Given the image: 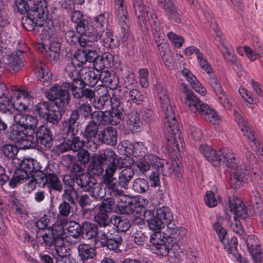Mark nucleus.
I'll use <instances>...</instances> for the list:
<instances>
[{
  "instance_id": "1",
  "label": "nucleus",
  "mask_w": 263,
  "mask_h": 263,
  "mask_svg": "<svg viewBox=\"0 0 263 263\" xmlns=\"http://www.w3.org/2000/svg\"><path fill=\"white\" fill-rule=\"evenodd\" d=\"M80 115L76 108L71 110L70 117L63 122L60 127L59 134L64 139L63 142L58 145V149L61 153L68 151H78L83 148L85 141L81 138L82 130L78 122Z\"/></svg>"
},
{
  "instance_id": "2",
  "label": "nucleus",
  "mask_w": 263,
  "mask_h": 263,
  "mask_svg": "<svg viewBox=\"0 0 263 263\" xmlns=\"http://www.w3.org/2000/svg\"><path fill=\"white\" fill-rule=\"evenodd\" d=\"M117 157L115 152L111 149H105L95 157L102 164L107 165L102 176V183L108 190L109 194L112 196L122 195L123 193V190L117 187L115 182L116 178L114 177L117 170L115 162Z\"/></svg>"
},
{
  "instance_id": "3",
  "label": "nucleus",
  "mask_w": 263,
  "mask_h": 263,
  "mask_svg": "<svg viewBox=\"0 0 263 263\" xmlns=\"http://www.w3.org/2000/svg\"><path fill=\"white\" fill-rule=\"evenodd\" d=\"M182 92L184 93V103L192 113L200 115L205 121L213 125L219 123V117L214 110L208 104L202 103L194 92L182 84Z\"/></svg>"
},
{
  "instance_id": "4",
  "label": "nucleus",
  "mask_w": 263,
  "mask_h": 263,
  "mask_svg": "<svg viewBox=\"0 0 263 263\" xmlns=\"http://www.w3.org/2000/svg\"><path fill=\"white\" fill-rule=\"evenodd\" d=\"M160 104L164 114L163 128L168 142L167 145L172 148L175 147H178V144L177 139V138H179L180 140H181L180 138L181 133L175 117L173 107L170 104V99H168V103L162 102Z\"/></svg>"
},
{
  "instance_id": "5",
  "label": "nucleus",
  "mask_w": 263,
  "mask_h": 263,
  "mask_svg": "<svg viewBox=\"0 0 263 263\" xmlns=\"http://www.w3.org/2000/svg\"><path fill=\"white\" fill-rule=\"evenodd\" d=\"M224 210L228 215V212L233 214L234 221L230 223V227L236 234L241 235L243 229L240 222L236 219V216L245 219L248 216L247 210L243 203L237 197H232L225 202Z\"/></svg>"
},
{
  "instance_id": "6",
  "label": "nucleus",
  "mask_w": 263,
  "mask_h": 263,
  "mask_svg": "<svg viewBox=\"0 0 263 263\" xmlns=\"http://www.w3.org/2000/svg\"><path fill=\"white\" fill-rule=\"evenodd\" d=\"M79 179L81 181H77V185L83 191L89 192L90 197L98 201L103 200L105 197V189L101 183L98 182L93 176L88 173Z\"/></svg>"
},
{
  "instance_id": "7",
  "label": "nucleus",
  "mask_w": 263,
  "mask_h": 263,
  "mask_svg": "<svg viewBox=\"0 0 263 263\" xmlns=\"http://www.w3.org/2000/svg\"><path fill=\"white\" fill-rule=\"evenodd\" d=\"M149 247L153 253L163 256L167 255L173 258H177L178 256L176 251L177 249L172 246V243H167V241L161 236V232H154L150 237Z\"/></svg>"
},
{
  "instance_id": "8",
  "label": "nucleus",
  "mask_w": 263,
  "mask_h": 263,
  "mask_svg": "<svg viewBox=\"0 0 263 263\" xmlns=\"http://www.w3.org/2000/svg\"><path fill=\"white\" fill-rule=\"evenodd\" d=\"M124 236V234L112 227L105 231H100L99 239L102 247L116 250L122 245Z\"/></svg>"
},
{
  "instance_id": "9",
  "label": "nucleus",
  "mask_w": 263,
  "mask_h": 263,
  "mask_svg": "<svg viewBox=\"0 0 263 263\" xmlns=\"http://www.w3.org/2000/svg\"><path fill=\"white\" fill-rule=\"evenodd\" d=\"M47 98L53 101V105L64 108L70 101V95L68 90L62 88L60 85L54 84L46 93Z\"/></svg>"
},
{
  "instance_id": "10",
  "label": "nucleus",
  "mask_w": 263,
  "mask_h": 263,
  "mask_svg": "<svg viewBox=\"0 0 263 263\" xmlns=\"http://www.w3.org/2000/svg\"><path fill=\"white\" fill-rule=\"evenodd\" d=\"M115 9V15L118 20L119 24L121 28L122 39L124 41L129 37V28L128 26L129 20L128 12L126 10V5L124 1L114 3Z\"/></svg>"
},
{
  "instance_id": "11",
  "label": "nucleus",
  "mask_w": 263,
  "mask_h": 263,
  "mask_svg": "<svg viewBox=\"0 0 263 263\" xmlns=\"http://www.w3.org/2000/svg\"><path fill=\"white\" fill-rule=\"evenodd\" d=\"M167 229L165 232H161L162 238L167 241V243H172V246L178 249L179 246L177 242L179 241L185 235V230L180 229L174 223V221L166 225Z\"/></svg>"
},
{
  "instance_id": "12",
  "label": "nucleus",
  "mask_w": 263,
  "mask_h": 263,
  "mask_svg": "<svg viewBox=\"0 0 263 263\" xmlns=\"http://www.w3.org/2000/svg\"><path fill=\"white\" fill-rule=\"evenodd\" d=\"M37 146H43L45 149L53 144L52 135L50 129L44 125L40 126L35 132Z\"/></svg>"
},
{
  "instance_id": "13",
  "label": "nucleus",
  "mask_w": 263,
  "mask_h": 263,
  "mask_svg": "<svg viewBox=\"0 0 263 263\" xmlns=\"http://www.w3.org/2000/svg\"><path fill=\"white\" fill-rule=\"evenodd\" d=\"M61 197L62 201L58 206L59 214L62 217H67L72 212L73 208L77 205L78 196L62 194Z\"/></svg>"
},
{
  "instance_id": "14",
  "label": "nucleus",
  "mask_w": 263,
  "mask_h": 263,
  "mask_svg": "<svg viewBox=\"0 0 263 263\" xmlns=\"http://www.w3.org/2000/svg\"><path fill=\"white\" fill-rule=\"evenodd\" d=\"M47 11L46 0H32L30 1L29 14L31 16H37L42 20L47 18L46 12Z\"/></svg>"
},
{
  "instance_id": "15",
  "label": "nucleus",
  "mask_w": 263,
  "mask_h": 263,
  "mask_svg": "<svg viewBox=\"0 0 263 263\" xmlns=\"http://www.w3.org/2000/svg\"><path fill=\"white\" fill-rule=\"evenodd\" d=\"M117 132L112 126H107L100 130L98 135V140L102 143L110 146H115L117 142Z\"/></svg>"
},
{
  "instance_id": "16",
  "label": "nucleus",
  "mask_w": 263,
  "mask_h": 263,
  "mask_svg": "<svg viewBox=\"0 0 263 263\" xmlns=\"http://www.w3.org/2000/svg\"><path fill=\"white\" fill-rule=\"evenodd\" d=\"M16 124L22 125L30 134H33L38 125V121L31 115L18 113L16 117Z\"/></svg>"
},
{
  "instance_id": "17",
  "label": "nucleus",
  "mask_w": 263,
  "mask_h": 263,
  "mask_svg": "<svg viewBox=\"0 0 263 263\" xmlns=\"http://www.w3.org/2000/svg\"><path fill=\"white\" fill-rule=\"evenodd\" d=\"M88 173H82L81 174L76 175L74 176L66 175H64L62 178L63 183L67 187L65 189L62 194L78 196V193L75 189V183H77V181H80V177H82L84 175H87Z\"/></svg>"
},
{
  "instance_id": "18",
  "label": "nucleus",
  "mask_w": 263,
  "mask_h": 263,
  "mask_svg": "<svg viewBox=\"0 0 263 263\" xmlns=\"http://www.w3.org/2000/svg\"><path fill=\"white\" fill-rule=\"evenodd\" d=\"M135 14L139 21L145 24L150 16L151 8L144 6L142 0H133Z\"/></svg>"
},
{
  "instance_id": "19",
  "label": "nucleus",
  "mask_w": 263,
  "mask_h": 263,
  "mask_svg": "<svg viewBox=\"0 0 263 263\" xmlns=\"http://www.w3.org/2000/svg\"><path fill=\"white\" fill-rule=\"evenodd\" d=\"M82 237L87 240L99 238L100 235V229L95 223L84 221L82 223Z\"/></svg>"
},
{
  "instance_id": "20",
  "label": "nucleus",
  "mask_w": 263,
  "mask_h": 263,
  "mask_svg": "<svg viewBox=\"0 0 263 263\" xmlns=\"http://www.w3.org/2000/svg\"><path fill=\"white\" fill-rule=\"evenodd\" d=\"M78 256L82 262H89V259H93L97 255V250L95 247L86 243H81L77 247Z\"/></svg>"
},
{
  "instance_id": "21",
  "label": "nucleus",
  "mask_w": 263,
  "mask_h": 263,
  "mask_svg": "<svg viewBox=\"0 0 263 263\" xmlns=\"http://www.w3.org/2000/svg\"><path fill=\"white\" fill-rule=\"evenodd\" d=\"M159 6L167 13L170 18L178 23L180 21L177 8L172 0H157Z\"/></svg>"
},
{
  "instance_id": "22",
  "label": "nucleus",
  "mask_w": 263,
  "mask_h": 263,
  "mask_svg": "<svg viewBox=\"0 0 263 263\" xmlns=\"http://www.w3.org/2000/svg\"><path fill=\"white\" fill-rule=\"evenodd\" d=\"M94 221L100 231H105L112 227V220L109 213L106 212L98 211L94 216Z\"/></svg>"
},
{
  "instance_id": "23",
  "label": "nucleus",
  "mask_w": 263,
  "mask_h": 263,
  "mask_svg": "<svg viewBox=\"0 0 263 263\" xmlns=\"http://www.w3.org/2000/svg\"><path fill=\"white\" fill-rule=\"evenodd\" d=\"M100 132L99 125L94 121H90L86 125L84 130H82L83 137L87 143L93 142Z\"/></svg>"
},
{
  "instance_id": "24",
  "label": "nucleus",
  "mask_w": 263,
  "mask_h": 263,
  "mask_svg": "<svg viewBox=\"0 0 263 263\" xmlns=\"http://www.w3.org/2000/svg\"><path fill=\"white\" fill-rule=\"evenodd\" d=\"M42 178V180L38 181L41 184L42 187L47 186L49 191L51 192L52 190L61 193L63 191V184H62L58 175L51 176L49 178Z\"/></svg>"
},
{
  "instance_id": "25",
  "label": "nucleus",
  "mask_w": 263,
  "mask_h": 263,
  "mask_svg": "<svg viewBox=\"0 0 263 263\" xmlns=\"http://www.w3.org/2000/svg\"><path fill=\"white\" fill-rule=\"evenodd\" d=\"M182 76L185 77L188 82H190L193 88L199 94L202 96H204L206 94V89L202 86V85L199 82L196 77L194 76L190 71L186 68H184L181 71Z\"/></svg>"
},
{
  "instance_id": "26",
  "label": "nucleus",
  "mask_w": 263,
  "mask_h": 263,
  "mask_svg": "<svg viewBox=\"0 0 263 263\" xmlns=\"http://www.w3.org/2000/svg\"><path fill=\"white\" fill-rule=\"evenodd\" d=\"M99 38L106 48L114 49L118 46V40L114 36L112 32L108 29L103 30L101 33L99 32Z\"/></svg>"
},
{
  "instance_id": "27",
  "label": "nucleus",
  "mask_w": 263,
  "mask_h": 263,
  "mask_svg": "<svg viewBox=\"0 0 263 263\" xmlns=\"http://www.w3.org/2000/svg\"><path fill=\"white\" fill-rule=\"evenodd\" d=\"M63 110V108H60L59 107L52 105L44 119L47 123L51 124L53 126H57L62 118Z\"/></svg>"
},
{
  "instance_id": "28",
  "label": "nucleus",
  "mask_w": 263,
  "mask_h": 263,
  "mask_svg": "<svg viewBox=\"0 0 263 263\" xmlns=\"http://www.w3.org/2000/svg\"><path fill=\"white\" fill-rule=\"evenodd\" d=\"M126 116L127 124L130 130L134 132L139 131L142 125V120L140 114L137 112L131 111L128 113Z\"/></svg>"
},
{
  "instance_id": "29",
  "label": "nucleus",
  "mask_w": 263,
  "mask_h": 263,
  "mask_svg": "<svg viewBox=\"0 0 263 263\" xmlns=\"http://www.w3.org/2000/svg\"><path fill=\"white\" fill-rule=\"evenodd\" d=\"M148 156L151 166L156 169L158 172H161L163 175H167L165 169L168 168V166L166 161L153 154L148 155Z\"/></svg>"
},
{
  "instance_id": "30",
  "label": "nucleus",
  "mask_w": 263,
  "mask_h": 263,
  "mask_svg": "<svg viewBox=\"0 0 263 263\" xmlns=\"http://www.w3.org/2000/svg\"><path fill=\"white\" fill-rule=\"evenodd\" d=\"M45 21L41 20L37 16H30L29 13L27 16L22 17V25L28 31H32L35 26L41 27L44 24Z\"/></svg>"
},
{
  "instance_id": "31",
  "label": "nucleus",
  "mask_w": 263,
  "mask_h": 263,
  "mask_svg": "<svg viewBox=\"0 0 263 263\" xmlns=\"http://www.w3.org/2000/svg\"><path fill=\"white\" fill-rule=\"evenodd\" d=\"M134 174L132 168H125L122 170L118 176V185L123 189H127L128 184L133 178Z\"/></svg>"
},
{
  "instance_id": "32",
  "label": "nucleus",
  "mask_w": 263,
  "mask_h": 263,
  "mask_svg": "<svg viewBox=\"0 0 263 263\" xmlns=\"http://www.w3.org/2000/svg\"><path fill=\"white\" fill-rule=\"evenodd\" d=\"M29 178V174L23 170L17 169L14 172L12 177L9 180V185L12 188H14L20 184L27 181Z\"/></svg>"
},
{
  "instance_id": "33",
  "label": "nucleus",
  "mask_w": 263,
  "mask_h": 263,
  "mask_svg": "<svg viewBox=\"0 0 263 263\" xmlns=\"http://www.w3.org/2000/svg\"><path fill=\"white\" fill-rule=\"evenodd\" d=\"M222 160V162L226 166L229 168H234L236 166L235 161V156L231 149L228 148H223L219 151Z\"/></svg>"
},
{
  "instance_id": "34",
  "label": "nucleus",
  "mask_w": 263,
  "mask_h": 263,
  "mask_svg": "<svg viewBox=\"0 0 263 263\" xmlns=\"http://www.w3.org/2000/svg\"><path fill=\"white\" fill-rule=\"evenodd\" d=\"M99 71L90 69L85 72H81V77L82 78L85 85L93 87L99 80Z\"/></svg>"
},
{
  "instance_id": "35",
  "label": "nucleus",
  "mask_w": 263,
  "mask_h": 263,
  "mask_svg": "<svg viewBox=\"0 0 263 263\" xmlns=\"http://www.w3.org/2000/svg\"><path fill=\"white\" fill-rule=\"evenodd\" d=\"M156 215L159 218L164 225L174 221V217L169 207L163 206L156 210Z\"/></svg>"
},
{
  "instance_id": "36",
  "label": "nucleus",
  "mask_w": 263,
  "mask_h": 263,
  "mask_svg": "<svg viewBox=\"0 0 263 263\" xmlns=\"http://www.w3.org/2000/svg\"><path fill=\"white\" fill-rule=\"evenodd\" d=\"M76 109L84 119H88L92 116L93 112H92L90 105L88 103L84 102L83 100H80L76 104Z\"/></svg>"
},
{
  "instance_id": "37",
  "label": "nucleus",
  "mask_w": 263,
  "mask_h": 263,
  "mask_svg": "<svg viewBox=\"0 0 263 263\" xmlns=\"http://www.w3.org/2000/svg\"><path fill=\"white\" fill-rule=\"evenodd\" d=\"M99 78V80L103 83L112 89L117 86L118 82L115 74L108 71H100Z\"/></svg>"
},
{
  "instance_id": "38",
  "label": "nucleus",
  "mask_w": 263,
  "mask_h": 263,
  "mask_svg": "<svg viewBox=\"0 0 263 263\" xmlns=\"http://www.w3.org/2000/svg\"><path fill=\"white\" fill-rule=\"evenodd\" d=\"M28 134H30V133L27 132L25 127L18 124L13 125L11 132V137L16 142L21 139H23V138H25L26 135L28 136Z\"/></svg>"
},
{
  "instance_id": "39",
  "label": "nucleus",
  "mask_w": 263,
  "mask_h": 263,
  "mask_svg": "<svg viewBox=\"0 0 263 263\" xmlns=\"http://www.w3.org/2000/svg\"><path fill=\"white\" fill-rule=\"evenodd\" d=\"M241 130L243 132V135L247 137L248 141L250 142L251 146L256 151L259 149V143L255 139V136L249 125L248 124L247 126H245L244 127H241Z\"/></svg>"
},
{
  "instance_id": "40",
  "label": "nucleus",
  "mask_w": 263,
  "mask_h": 263,
  "mask_svg": "<svg viewBox=\"0 0 263 263\" xmlns=\"http://www.w3.org/2000/svg\"><path fill=\"white\" fill-rule=\"evenodd\" d=\"M36 73V77L41 82L45 84L49 83L51 79V73L45 65L37 68Z\"/></svg>"
},
{
  "instance_id": "41",
  "label": "nucleus",
  "mask_w": 263,
  "mask_h": 263,
  "mask_svg": "<svg viewBox=\"0 0 263 263\" xmlns=\"http://www.w3.org/2000/svg\"><path fill=\"white\" fill-rule=\"evenodd\" d=\"M104 164H102L97 158L94 157L92 159L91 162L89 165V173H88L92 176L95 175L97 176H100L103 175L104 171Z\"/></svg>"
},
{
  "instance_id": "42",
  "label": "nucleus",
  "mask_w": 263,
  "mask_h": 263,
  "mask_svg": "<svg viewBox=\"0 0 263 263\" xmlns=\"http://www.w3.org/2000/svg\"><path fill=\"white\" fill-rule=\"evenodd\" d=\"M111 196L112 197L107 198L103 200L101 203L98 206V209L99 211L106 212L107 213H109L111 212L112 209V205H114L115 202V200L112 198V197H118V196ZM119 197L126 198H127V196H125L123 193L122 195H119Z\"/></svg>"
},
{
  "instance_id": "43",
  "label": "nucleus",
  "mask_w": 263,
  "mask_h": 263,
  "mask_svg": "<svg viewBox=\"0 0 263 263\" xmlns=\"http://www.w3.org/2000/svg\"><path fill=\"white\" fill-rule=\"evenodd\" d=\"M92 23L96 28L102 29L106 27L108 24V14L107 13H100L92 18Z\"/></svg>"
},
{
  "instance_id": "44",
  "label": "nucleus",
  "mask_w": 263,
  "mask_h": 263,
  "mask_svg": "<svg viewBox=\"0 0 263 263\" xmlns=\"http://www.w3.org/2000/svg\"><path fill=\"white\" fill-rule=\"evenodd\" d=\"M35 163L36 164L37 161L34 159L25 158L21 162L20 165L21 168H20V170H23L28 174L34 172L35 175H36V172L39 171L37 168L35 167Z\"/></svg>"
},
{
  "instance_id": "45",
  "label": "nucleus",
  "mask_w": 263,
  "mask_h": 263,
  "mask_svg": "<svg viewBox=\"0 0 263 263\" xmlns=\"http://www.w3.org/2000/svg\"><path fill=\"white\" fill-rule=\"evenodd\" d=\"M114 226L116 227V229L119 230L124 234L127 231L130 227L129 221L126 219H121L120 217L115 216L113 218Z\"/></svg>"
},
{
  "instance_id": "46",
  "label": "nucleus",
  "mask_w": 263,
  "mask_h": 263,
  "mask_svg": "<svg viewBox=\"0 0 263 263\" xmlns=\"http://www.w3.org/2000/svg\"><path fill=\"white\" fill-rule=\"evenodd\" d=\"M82 224H80L76 221L69 222L67 230L69 235L73 238H78L82 236Z\"/></svg>"
},
{
  "instance_id": "47",
  "label": "nucleus",
  "mask_w": 263,
  "mask_h": 263,
  "mask_svg": "<svg viewBox=\"0 0 263 263\" xmlns=\"http://www.w3.org/2000/svg\"><path fill=\"white\" fill-rule=\"evenodd\" d=\"M102 88L103 93L93 101V106L98 109H103L106 103L110 100V96L107 92V89L104 87Z\"/></svg>"
},
{
  "instance_id": "48",
  "label": "nucleus",
  "mask_w": 263,
  "mask_h": 263,
  "mask_svg": "<svg viewBox=\"0 0 263 263\" xmlns=\"http://www.w3.org/2000/svg\"><path fill=\"white\" fill-rule=\"evenodd\" d=\"M148 188V183L147 181L144 179L137 178L133 182V189L137 193H145Z\"/></svg>"
},
{
  "instance_id": "49",
  "label": "nucleus",
  "mask_w": 263,
  "mask_h": 263,
  "mask_svg": "<svg viewBox=\"0 0 263 263\" xmlns=\"http://www.w3.org/2000/svg\"><path fill=\"white\" fill-rule=\"evenodd\" d=\"M110 118V124L111 125H117L120 121L124 120L126 113L125 111L112 110L108 113Z\"/></svg>"
},
{
  "instance_id": "50",
  "label": "nucleus",
  "mask_w": 263,
  "mask_h": 263,
  "mask_svg": "<svg viewBox=\"0 0 263 263\" xmlns=\"http://www.w3.org/2000/svg\"><path fill=\"white\" fill-rule=\"evenodd\" d=\"M147 224L149 229L155 231V232H161L160 230L164 226L163 222L159 218H157L156 215H154V214L147 219Z\"/></svg>"
},
{
  "instance_id": "51",
  "label": "nucleus",
  "mask_w": 263,
  "mask_h": 263,
  "mask_svg": "<svg viewBox=\"0 0 263 263\" xmlns=\"http://www.w3.org/2000/svg\"><path fill=\"white\" fill-rule=\"evenodd\" d=\"M233 168L234 169L233 173L234 176L242 181H245L248 179L249 176V172L245 166H238L236 163V166Z\"/></svg>"
},
{
  "instance_id": "52",
  "label": "nucleus",
  "mask_w": 263,
  "mask_h": 263,
  "mask_svg": "<svg viewBox=\"0 0 263 263\" xmlns=\"http://www.w3.org/2000/svg\"><path fill=\"white\" fill-rule=\"evenodd\" d=\"M135 206L133 203L128 202L119 203L117 206V210L121 214L130 215L135 212Z\"/></svg>"
},
{
  "instance_id": "53",
  "label": "nucleus",
  "mask_w": 263,
  "mask_h": 263,
  "mask_svg": "<svg viewBox=\"0 0 263 263\" xmlns=\"http://www.w3.org/2000/svg\"><path fill=\"white\" fill-rule=\"evenodd\" d=\"M76 63L73 60H71L70 62L68 63L65 68V74L69 78H73L76 77L80 76L81 73L76 67Z\"/></svg>"
},
{
  "instance_id": "54",
  "label": "nucleus",
  "mask_w": 263,
  "mask_h": 263,
  "mask_svg": "<svg viewBox=\"0 0 263 263\" xmlns=\"http://www.w3.org/2000/svg\"><path fill=\"white\" fill-rule=\"evenodd\" d=\"M22 60L18 57H10L8 63V69L11 72H16L22 68Z\"/></svg>"
},
{
  "instance_id": "55",
  "label": "nucleus",
  "mask_w": 263,
  "mask_h": 263,
  "mask_svg": "<svg viewBox=\"0 0 263 263\" xmlns=\"http://www.w3.org/2000/svg\"><path fill=\"white\" fill-rule=\"evenodd\" d=\"M14 9L21 14L28 13L30 9V2L27 3L25 0H15L14 2Z\"/></svg>"
},
{
  "instance_id": "56",
  "label": "nucleus",
  "mask_w": 263,
  "mask_h": 263,
  "mask_svg": "<svg viewBox=\"0 0 263 263\" xmlns=\"http://www.w3.org/2000/svg\"><path fill=\"white\" fill-rule=\"evenodd\" d=\"M53 167V165L52 164L49 165L45 169H44V171H39L36 172V175H34V179L36 181H39L42 180V178H49L51 176H54L57 175L54 171L52 170V168Z\"/></svg>"
},
{
  "instance_id": "57",
  "label": "nucleus",
  "mask_w": 263,
  "mask_h": 263,
  "mask_svg": "<svg viewBox=\"0 0 263 263\" xmlns=\"http://www.w3.org/2000/svg\"><path fill=\"white\" fill-rule=\"evenodd\" d=\"M18 152V148L15 145L6 144L1 148V152L8 158H13Z\"/></svg>"
},
{
  "instance_id": "58",
  "label": "nucleus",
  "mask_w": 263,
  "mask_h": 263,
  "mask_svg": "<svg viewBox=\"0 0 263 263\" xmlns=\"http://www.w3.org/2000/svg\"><path fill=\"white\" fill-rule=\"evenodd\" d=\"M219 199L218 195H215L213 192L209 191L206 192L204 200L207 206L213 208L217 205Z\"/></svg>"
},
{
  "instance_id": "59",
  "label": "nucleus",
  "mask_w": 263,
  "mask_h": 263,
  "mask_svg": "<svg viewBox=\"0 0 263 263\" xmlns=\"http://www.w3.org/2000/svg\"><path fill=\"white\" fill-rule=\"evenodd\" d=\"M13 111L12 107L9 108H7L6 110L0 111V112L3 114L2 119L5 122L7 125L11 123L13 121H14L16 123V117L18 114L14 113Z\"/></svg>"
},
{
  "instance_id": "60",
  "label": "nucleus",
  "mask_w": 263,
  "mask_h": 263,
  "mask_svg": "<svg viewBox=\"0 0 263 263\" xmlns=\"http://www.w3.org/2000/svg\"><path fill=\"white\" fill-rule=\"evenodd\" d=\"M52 105L51 103L50 104L48 102H42L35 106V110L40 117L44 119L50 110Z\"/></svg>"
},
{
  "instance_id": "61",
  "label": "nucleus",
  "mask_w": 263,
  "mask_h": 263,
  "mask_svg": "<svg viewBox=\"0 0 263 263\" xmlns=\"http://www.w3.org/2000/svg\"><path fill=\"white\" fill-rule=\"evenodd\" d=\"M99 39V32L96 34H91L89 32L88 34L87 33L81 35L80 37V46H86V44L95 43Z\"/></svg>"
},
{
  "instance_id": "62",
  "label": "nucleus",
  "mask_w": 263,
  "mask_h": 263,
  "mask_svg": "<svg viewBox=\"0 0 263 263\" xmlns=\"http://www.w3.org/2000/svg\"><path fill=\"white\" fill-rule=\"evenodd\" d=\"M61 242L59 245H57L55 246L54 250L53 251V255L55 259L68 257L69 256V252L65 247L61 246Z\"/></svg>"
},
{
  "instance_id": "63",
  "label": "nucleus",
  "mask_w": 263,
  "mask_h": 263,
  "mask_svg": "<svg viewBox=\"0 0 263 263\" xmlns=\"http://www.w3.org/2000/svg\"><path fill=\"white\" fill-rule=\"evenodd\" d=\"M155 89L157 92L158 98H159L160 102H164L166 103H168L169 99L166 90L160 82H157L155 86Z\"/></svg>"
},
{
  "instance_id": "64",
  "label": "nucleus",
  "mask_w": 263,
  "mask_h": 263,
  "mask_svg": "<svg viewBox=\"0 0 263 263\" xmlns=\"http://www.w3.org/2000/svg\"><path fill=\"white\" fill-rule=\"evenodd\" d=\"M108 114H105L104 111H96L93 112L92 118L97 120L98 125L106 124L110 123V118L108 116Z\"/></svg>"
}]
</instances>
